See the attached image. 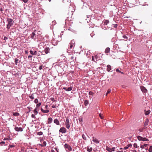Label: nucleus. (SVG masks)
<instances>
[{
    "mask_svg": "<svg viewBox=\"0 0 152 152\" xmlns=\"http://www.w3.org/2000/svg\"><path fill=\"white\" fill-rule=\"evenodd\" d=\"M79 121L80 122H83V119L81 117H80L79 119Z\"/></svg>",
    "mask_w": 152,
    "mask_h": 152,
    "instance_id": "nucleus-40",
    "label": "nucleus"
},
{
    "mask_svg": "<svg viewBox=\"0 0 152 152\" xmlns=\"http://www.w3.org/2000/svg\"><path fill=\"white\" fill-rule=\"evenodd\" d=\"M38 108L36 107L34 110V113L35 115H37L38 113Z\"/></svg>",
    "mask_w": 152,
    "mask_h": 152,
    "instance_id": "nucleus-23",
    "label": "nucleus"
},
{
    "mask_svg": "<svg viewBox=\"0 0 152 152\" xmlns=\"http://www.w3.org/2000/svg\"><path fill=\"white\" fill-rule=\"evenodd\" d=\"M148 140H149L147 139L146 137H143L142 141H148Z\"/></svg>",
    "mask_w": 152,
    "mask_h": 152,
    "instance_id": "nucleus-31",
    "label": "nucleus"
},
{
    "mask_svg": "<svg viewBox=\"0 0 152 152\" xmlns=\"http://www.w3.org/2000/svg\"><path fill=\"white\" fill-rule=\"evenodd\" d=\"M72 88L73 87L72 86H70L67 88H66L64 87L63 88V89L66 91H70L72 90Z\"/></svg>",
    "mask_w": 152,
    "mask_h": 152,
    "instance_id": "nucleus-11",
    "label": "nucleus"
},
{
    "mask_svg": "<svg viewBox=\"0 0 152 152\" xmlns=\"http://www.w3.org/2000/svg\"><path fill=\"white\" fill-rule=\"evenodd\" d=\"M5 142L4 141H1L0 142V144L1 145H4Z\"/></svg>",
    "mask_w": 152,
    "mask_h": 152,
    "instance_id": "nucleus-39",
    "label": "nucleus"
},
{
    "mask_svg": "<svg viewBox=\"0 0 152 152\" xmlns=\"http://www.w3.org/2000/svg\"><path fill=\"white\" fill-rule=\"evenodd\" d=\"M148 151L149 152H152V146H151L149 149Z\"/></svg>",
    "mask_w": 152,
    "mask_h": 152,
    "instance_id": "nucleus-33",
    "label": "nucleus"
},
{
    "mask_svg": "<svg viewBox=\"0 0 152 152\" xmlns=\"http://www.w3.org/2000/svg\"><path fill=\"white\" fill-rule=\"evenodd\" d=\"M29 98L31 99H34V94H32L31 96H29Z\"/></svg>",
    "mask_w": 152,
    "mask_h": 152,
    "instance_id": "nucleus-29",
    "label": "nucleus"
},
{
    "mask_svg": "<svg viewBox=\"0 0 152 152\" xmlns=\"http://www.w3.org/2000/svg\"><path fill=\"white\" fill-rule=\"evenodd\" d=\"M0 10L1 11H3V10H2V8H0Z\"/></svg>",
    "mask_w": 152,
    "mask_h": 152,
    "instance_id": "nucleus-64",
    "label": "nucleus"
},
{
    "mask_svg": "<svg viewBox=\"0 0 152 152\" xmlns=\"http://www.w3.org/2000/svg\"><path fill=\"white\" fill-rule=\"evenodd\" d=\"M113 27L115 28H117V24H113Z\"/></svg>",
    "mask_w": 152,
    "mask_h": 152,
    "instance_id": "nucleus-47",
    "label": "nucleus"
},
{
    "mask_svg": "<svg viewBox=\"0 0 152 152\" xmlns=\"http://www.w3.org/2000/svg\"><path fill=\"white\" fill-rule=\"evenodd\" d=\"M111 91V90L110 89H109L107 91V93L106 94V96H107V95L109 93H110V92Z\"/></svg>",
    "mask_w": 152,
    "mask_h": 152,
    "instance_id": "nucleus-38",
    "label": "nucleus"
},
{
    "mask_svg": "<svg viewBox=\"0 0 152 152\" xmlns=\"http://www.w3.org/2000/svg\"><path fill=\"white\" fill-rule=\"evenodd\" d=\"M148 145L147 144H144L143 145V146H144L145 147H146Z\"/></svg>",
    "mask_w": 152,
    "mask_h": 152,
    "instance_id": "nucleus-56",
    "label": "nucleus"
},
{
    "mask_svg": "<svg viewBox=\"0 0 152 152\" xmlns=\"http://www.w3.org/2000/svg\"><path fill=\"white\" fill-rule=\"evenodd\" d=\"M64 148L66 149V151H68L67 150L69 151H71L72 150V148L67 143H66L64 145Z\"/></svg>",
    "mask_w": 152,
    "mask_h": 152,
    "instance_id": "nucleus-3",
    "label": "nucleus"
},
{
    "mask_svg": "<svg viewBox=\"0 0 152 152\" xmlns=\"http://www.w3.org/2000/svg\"><path fill=\"white\" fill-rule=\"evenodd\" d=\"M111 69V66L110 65H107V70L108 72H109Z\"/></svg>",
    "mask_w": 152,
    "mask_h": 152,
    "instance_id": "nucleus-21",
    "label": "nucleus"
},
{
    "mask_svg": "<svg viewBox=\"0 0 152 152\" xmlns=\"http://www.w3.org/2000/svg\"><path fill=\"white\" fill-rule=\"evenodd\" d=\"M45 53L46 54H47L49 53H50V48L48 47L46 48H45L44 51Z\"/></svg>",
    "mask_w": 152,
    "mask_h": 152,
    "instance_id": "nucleus-14",
    "label": "nucleus"
},
{
    "mask_svg": "<svg viewBox=\"0 0 152 152\" xmlns=\"http://www.w3.org/2000/svg\"><path fill=\"white\" fill-rule=\"evenodd\" d=\"M106 149L109 152H112V150H111V148H110L108 146H106Z\"/></svg>",
    "mask_w": 152,
    "mask_h": 152,
    "instance_id": "nucleus-26",
    "label": "nucleus"
},
{
    "mask_svg": "<svg viewBox=\"0 0 152 152\" xmlns=\"http://www.w3.org/2000/svg\"><path fill=\"white\" fill-rule=\"evenodd\" d=\"M72 11H71L68 13L66 15L67 19L65 20V23L69 25H71V24L73 23L72 20L73 18H72Z\"/></svg>",
    "mask_w": 152,
    "mask_h": 152,
    "instance_id": "nucleus-1",
    "label": "nucleus"
},
{
    "mask_svg": "<svg viewBox=\"0 0 152 152\" xmlns=\"http://www.w3.org/2000/svg\"><path fill=\"white\" fill-rule=\"evenodd\" d=\"M36 35L34 32H32V34L31 35V37L32 39H35L36 38Z\"/></svg>",
    "mask_w": 152,
    "mask_h": 152,
    "instance_id": "nucleus-13",
    "label": "nucleus"
},
{
    "mask_svg": "<svg viewBox=\"0 0 152 152\" xmlns=\"http://www.w3.org/2000/svg\"><path fill=\"white\" fill-rule=\"evenodd\" d=\"M7 39H8V38H7V37H4V40H7Z\"/></svg>",
    "mask_w": 152,
    "mask_h": 152,
    "instance_id": "nucleus-58",
    "label": "nucleus"
},
{
    "mask_svg": "<svg viewBox=\"0 0 152 152\" xmlns=\"http://www.w3.org/2000/svg\"><path fill=\"white\" fill-rule=\"evenodd\" d=\"M32 57V56L31 55H29L28 56V58H31Z\"/></svg>",
    "mask_w": 152,
    "mask_h": 152,
    "instance_id": "nucleus-61",
    "label": "nucleus"
},
{
    "mask_svg": "<svg viewBox=\"0 0 152 152\" xmlns=\"http://www.w3.org/2000/svg\"><path fill=\"white\" fill-rule=\"evenodd\" d=\"M145 114V115H149L151 112L150 110H144Z\"/></svg>",
    "mask_w": 152,
    "mask_h": 152,
    "instance_id": "nucleus-16",
    "label": "nucleus"
},
{
    "mask_svg": "<svg viewBox=\"0 0 152 152\" xmlns=\"http://www.w3.org/2000/svg\"><path fill=\"white\" fill-rule=\"evenodd\" d=\"M37 134L39 135H42L43 134V133L42 132H38V133H37Z\"/></svg>",
    "mask_w": 152,
    "mask_h": 152,
    "instance_id": "nucleus-45",
    "label": "nucleus"
},
{
    "mask_svg": "<svg viewBox=\"0 0 152 152\" xmlns=\"http://www.w3.org/2000/svg\"><path fill=\"white\" fill-rule=\"evenodd\" d=\"M8 24L7 25V28L8 29H9L10 27L12 26L13 23V21L12 19L8 18L7 19Z\"/></svg>",
    "mask_w": 152,
    "mask_h": 152,
    "instance_id": "nucleus-2",
    "label": "nucleus"
},
{
    "mask_svg": "<svg viewBox=\"0 0 152 152\" xmlns=\"http://www.w3.org/2000/svg\"><path fill=\"white\" fill-rule=\"evenodd\" d=\"M116 72H118L119 73H120L122 74H124V73L123 72L120 71L119 70V69H116Z\"/></svg>",
    "mask_w": 152,
    "mask_h": 152,
    "instance_id": "nucleus-32",
    "label": "nucleus"
},
{
    "mask_svg": "<svg viewBox=\"0 0 152 152\" xmlns=\"http://www.w3.org/2000/svg\"><path fill=\"white\" fill-rule=\"evenodd\" d=\"M84 103L85 106H86L88 105V104L89 103L88 101L87 100H85Z\"/></svg>",
    "mask_w": 152,
    "mask_h": 152,
    "instance_id": "nucleus-27",
    "label": "nucleus"
},
{
    "mask_svg": "<svg viewBox=\"0 0 152 152\" xmlns=\"http://www.w3.org/2000/svg\"><path fill=\"white\" fill-rule=\"evenodd\" d=\"M59 132L62 133H64L66 132V129L64 127H61L59 130Z\"/></svg>",
    "mask_w": 152,
    "mask_h": 152,
    "instance_id": "nucleus-9",
    "label": "nucleus"
},
{
    "mask_svg": "<svg viewBox=\"0 0 152 152\" xmlns=\"http://www.w3.org/2000/svg\"><path fill=\"white\" fill-rule=\"evenodd\" d=\"M14 147V145H9L10 148H12Z\"/></svg>",
    "mask_w": 152,
    "mask_h": 152,
    "instance_id": "nucleus-54",
    "label": "nucleus"
},
{
    "mask_svg": "<svg viewBox=\"0 0 152 152\" xmlns=\"http://www.w3.org/2000/svg\"><path fill=\"white\" fill-rule=\"evenodd\" d=\"M140 147L142 149L144 148V146L143 145H141Z\"/></svg>",
    "mask_w": 152,
    "mask_h": 152,
    "instance_id": "nucleus-57",
    "label": "nucleus"
},
{
    "mask_svg": "<svg viewBox=\"0 0 152 152\" xmlns=\"http://www.w3.org/2000/svg\"><path fill=\"white\" fill-rule=\"evenodd\" d=\"M18 59L17 58H15V63L16 65L17 64L18 62Z\"/></svg>",
    "mask_w": 152,
    "mask_h": 152,
    "instance_id": "nucleus-35",
    "label": "nucleus"
},
{
    "mask_svg": "<svg viewBox=\"0 0 152 152\" xmlns=\"http://www.w3.org/2000/svg\"><path fill=\"white\" fill-rule=\"evenodd\" d=\"M42 67H43V66L41 65L39 66V70H41L42 69Z\"/></svg>",
    "mask_w": 152,
    "mask_h": 152,
    "instance_id": "nucleus-48",
    "label": "nucleus"
},
{
    "mask_svg": "<svg viewBox=\"0 0 152 152\" xmlns=\"http://www.w3.org/2000/svg\"><path fill=\"white\" fill-rule=\"evenodd\" d=\"M97 56H95L94 57L92 56V60L94 61H97Z\"/></svg>",
    "mask_w": 152,
    "mask_h": 152,
    "instance_id": "nucleus-20",
    "label": "nucleus"
},
{
    "mask_svg": "<svg viewBox=\"0 0 152 152\" xmlns=\"http://www.w3.org/2000/svg\"><path fill=\"white\" fill-rule=\"evenodd\" d=\"M140 89L141 91L144 93H146L147 92V90L146 88L143 86H141L140 87Z\"/></svg>",
    "mask_w": 152,
    "mask_h": 152,
    "instance_id": "nucleus-7",
    "label": "nucleus"
},
{
    "mask_svg": "<svg viewBox=\"0 0 152 152\" xmlns=\"http://www.w3.org/2000/svg\"><path fill=\"white\" fill-rule=\"evenodd\" d=\"M128 146V145H127L126 146L124 147V149H125V150H126L127 149L129 148V146Z\"/></svg>",
    "mask_w": 152,
    "mask_h": 152,
    "instance_id": "nucleus-55",
    "label": "nucleus"
},
{
    "mask_svg": "<svg viewBox=\"0 0 152 152\" xmlns=\"http://www.w3.org/2000/svg\"><path fill=\"white\" fill-rule=\"evenodd\" d=\"M14 129L16 131L18 132H21L23 131V129L22 127H19L18 126H15Z\"/></svg>",
    "mask_w": 152,
    "mask_h": 152,
    "instance_id": "nucleus-6",
    "label": "nucleus"
},
{
    "mask_svg": "<svg viewBox=\"0 0 152 152\" xmlns=\"http://www.w3.org/2000/svg\"><path fill=\"white\" fill-rule=\"evenodd\" d=\"M53 121V119L52 118L50 117L48 119V124H51Z\"/></svg>",
    "mask_w": 152,
    "mask_h": 152,
    "instance_id": "nucleus-19",
    "label": "nucleus"
},
{
    "mask_svg": "<svg viewBox=\"0 0 152 152\" xmlns=\"http://www.w3.org/2000/svg\"><path fill=\"white\" fill-rule=\"evenodd\" d=\"M30 53L31 54L35 55L37 54V51H35L34 52H33L32 50H31L30 51Z\"/></svg>",
    "mask_w": 152,
    "mask_h": 152,
    "instance_id": "nucleus-18",
    "label": "nucleus"
},
{
    "mask_svg": "<svg viewBox=\"0 0 152 152\" xmlns=\"http://www.w3.org/2000/svg\"><path fill=\"white\" fill-rule=\"evenodd\" d=\"M109 23V21L107 20H105V21L104 22V23L105 24L107 25L108 23Z\"/></svg>",
    "mask_w": 152,
    "mask_h": 152,
    "instance_id": "nucleus-43",
    "label": "nucleus"
},
{
    "mask_svg": "<svg viewBox=\"0 0 152 152\" xmlns=\"http://www.w3.org/2000/svg\"><path fill=\"white\" fill-rule=\"evenodd\" d=\"M92 138V140L94 142L96 143V144H98L99 143V140L96 138L94 137H93Z\"/></svg>",
    "mask_w": 152,
    "mask_h": 152,
    "instance_id": "nucleus-8",
    "label": "nucleus"
},
{
    "mask_svg": "<svg viewBox=\"0 0 152 152\" xmlns=\"http://www.w3.org/2000/svg\"><path fill=\"white\" fill-rule=\"evenodd\" d=\"M46 145V142L45 141H44L43 142L42 145H41V146L42 147H43L44 146H45Z\"/></svg>",
    "mask_w": 152,
    "mask_h": 152,
    "instance_id": "nucleus-34",
    "label": "nucleus"
},
{
    "mask_svg": "<svg viewBox=\"0 0 152 152\" xmlns=\"http://www.w3.org/2000/svg\"><path fill=\"white\" fill-rule=\"evenodd\" d=\"M149 122V120L148 118H146L145 121L144 123V127L148 125Z\"/></svg>",
    "mask_w": 152,
    "mask_h": 152,
    "instance_id": "nucleus-10",
    "label": "nucleus"
},
{
    "mask_svg": "<svg viewBox=\"0 0 152 152\" xmlns=\"http://www.w3.org/2000/svg\"><path fill=\"white\" fill-rule=\"evenodd\" d=\"M75 45V42L74 40H71L70 42L69 43V49H71L72 47Z\"/></svg>",
    "mask_w": 152,
    "mask_h": 152,
    "instance_id": "nucleus-5",
    "label": "nucleus"
},
{
    "mask_svg": "<svg viewBox=\"0 0 152 152\" xmlns=\"http://www.w3.org/2000/svg\"><path fill=\"white\" fill-rule=\"evenodd\" d=\"M34 102L35 103V104H37V103L38 101V99H35L34 100Z\"/></svg>",
    "mask_w": 152,
    "mask_h": 152,
    "instance_id": "nucleus-41",
    "label": "nucleus"
},
{
    "mask_svg": "<svg viewBox=\"0 0 152 152\" xmlns=\"http://www.w3.org/2000/svg\"><path fill=\"white\" fill-rule=\"evenodd\" d=\"M137 137L139 141H142L143 137L140 136H137Z\"/></svg>",
    "mask_w": 152,
    "mask_h": 152,
    "instance_id": "nucleus-24",
    "label": "nucleus"
},
{
    "mask_svg": "<svg viewBox=\"0 0 152 152\" xmlns=\"http://www.w3.org/2000/svg\"><path fill=\"white\" fill-rule=\"evenodd\" d=\"M24 3H26L27 2L28 0H22Z\"/></svg>",
    "mask_w": 152,
    "mask_h": 152,
    "instance_id": "nucleus-53",
    "label": "nucleus"
},
{
    "mask_svg": "<svg viewBox=\"0 0 152 152\" xmlns=\"http://www.w3.org/2000/svg\"><path fill=\"white\" fill-rule=\"evenodd\" d=\"M87 150L89 152H91L92 150V147L89 148V147H88L87 148Z\"/></svg>",
    "mask_w": 152,
    "mask_h": 152,
    "instance_id": "nucleus-25",
    "label": "nucleus"
},
{
    "mask_svg": "<svg viewBox=\"0 0 152 152\" xmlns=\"http://www.w3.org/2000/svg\"><path fill=\"white\" fill-rule=\"evenodd\" d=\"M65 125H66V127L67 129H69L70 127L69 121L67 117L66 118V120L65 122Z\"/></svg>",
    "mask_w": 152,
    "mask_h": 152,
    "instance_id": "nucleus-4",
    "label": "nucleus"
},
{
    "mask_svg": "<svg viewBox=\"0 0 152 152\" xmlns=\"http://www.w3.org/2000/svg\"><path fill=\"white\" fill-rule=\"evenodd\" d=\"M123 37L124 39H128V37H127V36L125 35H123Z\"/></svg>",
    "mask_w": 152,
    "mask_h": 152,
    "instance_id": "nucleus-44",
    "label": "nucleus"
},
{
    "mask_svg": "<svg viewBox=\"0 0 152 152\" xmlns=\"http://www.w3.org/2000/svg\"><path fill=\"white\" fill-rule=\"evenodd\" d=\"M56 104L53 105V106H52V107L53 108H56Z\"/></svg>",
    "mask_w": 152,
    "mask_h": 152,
    "instance_id": "nucleus-51",
    "label": "nucleus"
},
{
    "mask_svg": "<svg viewBox=\"0 0 152 152\" xmlns=\"http://www.w3.org/2000/svg\"><path fill=\"white\" fill-rule=\"evenodd\" d=\"M41 104V103L39 102L38 103V104H37L36 105V107H37L38 108V107H39Z\"/></svg>",
    "mask_w": 152,
    "mask_h": 152,
    "instance_id": "nucleus-37",
    "label": "nucleus"
},
{
    "mask_svg": "<svg viewBox=\"0 0 152 152\" xmlns=\"http://www.w3.org/2000/svg\"><path fill=\"white\" fill-rule=\"evenodd\" d=\"M41 110L42 112L44 113H48L49 112V111L48 109L46 110H43L42 108H41Z\"/></svg>",
    "mask_w": 152,
    "mask_h": 152,
    "instance_id": "nucleus-15",
    "label": "nucleus"
},
{
    "mask_svg": "<svg viewBox=\"0 0 152 152\" xmlns=\"http://www.w3.org/2000/svg\"><path fill=\"white\" fill-rule=\"evenodd\" d=\"M115 148V147H113L112 148H111V150H112V152L113 151H114Z\"/></svg>",
    "mask_w": 152,
    "mask_h": 152,
    "instance_id": "nucleus-49",
    "label": "nucleus"
},
{
    "mask_svg": "<svg viewBox=\"0 0 152 152\" xmlns=\"http://www.w3.org/2000/svg\"><path fill=\"white\" fill-rule=\"evenodd\" d=\"M110 50V49L109 48H106L105 51V53H107L109 52Z\"/></svg>",
    "mask_w": 152,
    "mask_h": 152,
    "instance_id": "nucleus-22",
    "label": "nucleus"
},
{
    "mask_svg": "<svg viewBox=\"0 0 152 152\" xmlns=\"http://www.w3.org/2000/svg\"><path fill=\"white\" fill-rule=\"evenodd\" d=\"M8 140V138H4V139L3 140Z\"/></svg>",
    "mask_w": 152,
    "mask_h": 152,
    "instance_id": "nucleus-63",
    "label": "nucleus"
},
{
    "mask_svg": "<svg viewBox=\"0 0 152 152\" xmlns=\"http://www.w3.org/2000/svg\"><path fill=\"white\" fill-rule=\"evenodd\" d=\"M54 122L57 125H59V122L57 118H56L54 120Z\"/></svg>",
    "mask_w": 152,
    "mask_h": 152,
    "instance_id": "nucleus-17",
    "label": "nucleus"
},
{
    "mask_svg": "<svg viewBox=\"0 0 152 152\" xmlns=\"http://www.w3.org/2000/svg\"><path fill=\"white\" fill-rule=\"evenodd\" d=\"M74 57L73 56H71V58H70V59H71V60H72V61H73V59H74Z\"/></svg>",
    "mask_w": 152,
    "mask_h": 152,
    "instance_id": "nucleus-52",
    "label": "nucleus"
},
{
    "mask_svg": "<svg viewBox=\"0 0 152 152\" xmlns=\"http://www.w3.org/2000/svg\"><path fill=\"white\" fill-rule=\"evenodd\" d=\"M13 115L14 116H18L19 115V113L17 112L14 113Z\"/></svg>",
    "mask_w": 152,
    "mask_h": 152,
    "instance_id": "nucleus-30",
    "label": "nucleus"
},
{
    "mask_svg": "<svg viewBox=\"0 0 152 152\" xmlns=\"http://www.w3.org/2000/svg\"><path fill=\"white\" fill-rule=\"evenodd\" d=\"M99 116L101 119H102V117L101 116V114H99Z\"/></svg>",
    "mask_w": 152,
    "mask_h": 152,
    "instance_id": "nucleus-62",
    "label": "nucleus"
},
{
    "mask_svg": "<svg viewBox=\"0 0 152 152\" xmlns=\"http://www.w3.org/2000/svg\"><path fill=\"white\" fill-rule=\"evenodd\" d=\"M45 108L47 110L48 109V105H45Z\"/></svg>",
    "mask_w": 152,
    "mask_h": 152,
    "instance_id": "nucleus-59",
    "label": "nucleus"
},
{
    "mask_svg": "<svg viewBox=\"0 0 152 152\" xmlns=\"http://www.w3.org/2000/svg\"><path fill=\"white\" fill-rule=\"evenodd\" d=\"M146 127H141L138 129V131L139 133L143 132L144 130L146 128Z\"/></svg>",
    "mask_w": 152,
    "mask_h": 152,
    "instance_id": "nucleus-12",
    "label": "nucleus"
},
{
    "mask_svg": "<svg viewBox=\"0 0 152 152\" xmlns=\"http://www.w3.org/2000/svg\"><path fill=\"white\" fill-rule=\"evenodd\" d=\"M31 117L32 118H36V117H35V115L34 114H32L31 115Z\"/></svg>",
    "mask_w": 152,
    "mask_h": 152,
    "instance_id": "nucleus-46",
    "label": "nucleus"
},
{
    "mask_svg": "<svg viewBox=\"0 0 152 152\" xmlns=\"http://www.w3.org/2000/svg\"><path fill=\"white\" fill-rule=\"evenodd\" d=\"M127 104L128 105H131V103L130 102H129L127 103Z\"/></svg>",
    "mask_w": 152,
    "mask_h": 152,
    "instance_id": "nucleus-60",
    "label": "nucleus"
},
{
    "mask_svg": "<svg viewBox=\"0 0 152 152\" xmlns=\"http://www.w3.org/2000/svg\"><path fill=\"white\" fill-rule=\"evenodd\" d=\"M134 147L135 148H137L138 147L137 146V144L136 143H134L133 145Z\"/></svg>",
    "mask_w": 152,
    "mask_h": 152,
    "instance_id": "nucleus-36",
    "label": "nucleus"
},
{
    "mask_svg": "<svg viewBox=\"0 0 152 152\" xmlns=\"http://www.w3.org/2000/svg\"><path fill=\"white\" fill-rule=\"evenodd\" d=\"M82 137L83 138V140H87L85 134H83L82 135Z\"/></svg>",
    "mask_w": 152,
    "mask_h": 152,
    "instance_id": "nucleus-28",
    "label": "nucleus"
},
{
    "mask_svg": "<svg viewBox=\"0 0 152 152\" xmlns=\"http://www.w3.org/2000/svg\"><path fill=\"white\" fill-rule=\"evenodd\" d=\"M52 24H54V25H55L56 24V21H53L52 22Z\"/></svg>",
    "mask_w": 152,
    "mask_h": 152,
    "instance_id": "nucleus-50",
    "label": "nucleus"
},
{
    "mask_svg": "<svg viewBox=\"0 0 152 152\" xmlns=\"http://www.w3.org/2000/svg\"><path fill=\"white\" fill-rule=\"evenodd\" d=\"M93 94H94V93L91 91H90L89 93V94L90 95H92L93 96Z\"/></svg>",
    "mask_w": 152,
    "mask_h": 152,
    "instance_id": "nucleus-42",
    "label": "nucleus"
}]
</instances>
